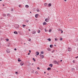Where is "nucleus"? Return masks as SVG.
<instances>
[{
    "label": "nucleus",
    "mask_w": 78,
    "mask_h": 78,
    "mask_svg": "<svg viewBox=\"0 0 78 78\" xmlns=\"http://www.w3.org/2000/svg\"><path fill=\"white\" fill-rule=\"evenodd\" d=\"M75 60H73V63H75Z\"/></svg>",
    "instance_id": "nucleus-37"
},
{
    "label": "nucleus",
    "mask_w": 78,
    "mask_h": 78,
    "mask_svg": "<svg viewBox=\"0 0 78 78\" xmlns=\"http://www.w3.org/2000/svg\"><path fill=\"white\" fill-rule=\"evenodd\" d=\"M77 49L78 50V48H77Z\"/></svg>",
    "instance_id": "nucleus-64"
},
{
    "label": "nucleus",
    "mask_w": 78,
    "mask_h": 78,
    "mask_svg": "<svg viewBox=\"0 0 78 78\" xmlns=\"http://www.w3.org/2000/svg\"><path fill=\"white\" fill-rule=\"evenodd\" d=\"M54 62L55 64H57L59 65V64H58V62H57L56 60L54 61Z\"/></svg>",
    "instance_id": "nucleus-2"
},
{
    "label": "nucleus",
    "mask_w": 78,
    "mask_h": 78,
    "mask_svg": "<svg viewBox=\"0 0 78 78\" xmlns=\"http://www.w3.org/2000/svg\"><path fill=\"white\" fill-rule=\"evenodd\" d=\"M7 16H8L9 17L10 16V15H9V14H7Z\"/></svg>",
    "instance_id": "nucleus-27"
},
{
    "label": "nucleus",
    "mask_w": 78,
    "mask_h": 78,
    "mask_svg": "<svg viewBox=\"0 0 78 78\" xmlns=\"http://www.w3.org/2000/svg\"><path fill=\"white\" fill-rule=\"evenodd\" d=\"M37 12H39V9H37Z\"/></svg>",
    "instance_id": "nucleus-25"
},
{
    "label": "nucleus",
    "mask_w": 78,
    "mask_h": 78,
    "mask_svg": "<svg viewBox=\"0 0 78 78\" xmlns=\"http://www.w3.org/2000/svg\"><path fill=\"white\" fill-rule=\"evenodd\" d=\"M48 6L50 7L51 6V3H49L48 4Z\"/></svg>",
    "instance_id": "nucleus-13"
},
{
    "label": "nucleus",
    "mask_w": 78,
    "mask_h": 78,
    "mask_svg": "<svg viewBox=\"0 0 78 78\" xmlns=\"http://www.w3.org/2000/svg\"><path fill=\"white\" fill-rule=\"evenodd\" d=\"M44 6H47V3H45L44 4Z\"/></svg>",
    "instance_id": "nucleus-20"
},
{
    "label": "nucleus",
    "mask_w": 78,
    "mask_h": 78,
    "mask_svg": "<svg viewBox=\"0 0 78 78\" xmlns=\"http://www.w3.org/2000/svg\"><path fill=\"white\" fill-rule=\"evenodd\" d=\"M51 68H48L47 69V70H51Z\"/></svg>",
    "instance_id": "nucleus-14"
},
{
    "label": "nucleus",
    "mask_w": 78,
    "mask_h": 78,
    "mask_svg": "<svg viewBox=\"0 0 78 78\" xmlns=\"http://www.w3.org/2000/svg\"><path fill=\"white\" fill-rule=\"evenodd\" d=\"M68 51H70L71 50H72V49L70 48H68Z\"/></svg>",
    "instance_id": "nucleus-5"
},
{
    "label": "nucleus",
    "mask_w": 78,
    "mask_h": 78,
    "mask_svg": "<svg viewBox=\"0 0 78 78\" xmlns=\"http://www.w3.org/2000/svg\"><path fill=\"white\" fill-rule=\"evenodd\" d=\"M50 48H52V47H53V45H52V44H51L50 45Z\"/></svg>",
    "instance_id": "nucleus-18"
},
{
    "label": "nucleus",
    "mask_w": 78,
    "mask_h": 78,
    "mask_svg": "<svg viewBox=\"0 0 78 78\" xmlns=\"http://www.w3.org/2000/svg\"><path fill=\"white\" fill-rule=\"evenodd\" d=\"M44 30L46 32H47V30H46V29H45Z\"/></svg>",
    "instance_id": "nucleus-41"
},
{
    "label": "nucleus",
    "mask_w": 78,
    "mask_h": 78,
    "mask_svg": "<svg viewBox=\"0 0 78 78\" xmlns=\"http://www.w3.org/2000/svg\"><path fill=\"white\" fill-rule=\"evenodd\" d=\"M37 69H38V70H40V68H39V67H37Z\"/></svg>",
    "instance_id": "nucleus-34"
},
{
    "label": "nucleus",
    "mask_w": 78,
    "mask_h": 78,
    "mask_svg": "<svg viewBox=\"0 0 78 78\" xmlns=\"http://www.w3.org/2000/svg\"><path fill=\"white\" fill-rule=\"evenodd\" d=\"M30 13H31V12H30Z\"/></svg>",
    "instance_id": "nucleus-56"
},
{
    "label": "nucleus",
    "mask_w": 78,
    "mask_h": 78,
    "mask_svg": "<svg viewBox=\"0 0 78 78\" xmlns=\"http://www.w3.org/2000/svg\"><path fill=\"white\" fill-rule=\"evenodd\" d=\"M41 54H44V52L43 51L41 52Z\"/></svg>",
    "instance_id": "nucleus-30"
},
{
    "label": "nucleus",
    "mask_w": 78,
    "mask_h": 78,
    "mask_svg": "<svg viewBox=\"0 0 78 78\" xmlns=\"http://www.w3.org/2000/svg\"><path fill=\"white\" fill-rule=\"evenodd\" d=\"M47 40H48V41H51V39L50 38L47 39Z\"/></svg>",
    "instance_id": "nucleus-19"
},
{
    "label": "nucleus",
    "mask_w": 78,
    "mask_h": 78,
    "mask_svg": "<svg viewBox=\"0 0 78 78\" xmlns=\"http://www.w3.org/2000/svg\"><path fill=\"white\" fill-rule=\"evenodd\" d=\"M23 28H24V27H26V25L23 24Z\"/></svg>",
    "instance_id": "nucleus-21"
},
{
    "label": "nucleus",
    "mask_w": 78,
    "mask_h": 78,
    "mask_svg": "<svg viewBox=\"0 0 78 78\" xmlns=\"http://www.w3.org/2000/svg\"><path fill=\"white\" fill-rule=\"evenodd\" d=\"M58 62V64H59V62Z\"/></svg>",
    "instance_id": "nucleus-53"
},
{
    "label": "nucleus",
    "mask_w": 78,
    "mask_h": 78,
    "mask_svg": "<svg viewBox=\"0 0 78 78\" xmlns=\"http://www.w3.org/2000/svg\"><path fill=\"white\" fill-rule=\"evenodd\" d=\"M72 70L73 71V70H75V68H72Z\"/></svg>",
    "instance_id": "nucleus-23"
},
{
    "label": "nucleus",
    "mask_w": 78,
    "mask_h": 78,
    "mask_svg": "<svg viewBox=\"0 0 78 78\" xmlns=\"http://www.w3.org/2000/svg\"><path fill=\"white\" fill-rule=\"evenodd\" d=\"M46 73L45 72H44V73Z\"/></svg>",
    "instance_id": "nucleus-55"
},
{
    "label": "nucleus",
    "mask_w": 78,
    "mask_h": 78,
    "mask_svg": "<svg viewBox=\"0 0 78 78\" xmlns=\"http://www.w3.org/2000/svg\"><path fill=\"white\" fill-rule=\"evenodd\" d=\"M20 64L21 66H23L24 63L22 61L20 62Z\"/></svg>",
    "instance_id": "nucleus-3"
},
{
    "label": "nucleus",
    "mask_w": 78,
    "mask_h": 78,
    "mask_svg": "<svg viewBox=\"0 0 78 78\" xmlns=\"http://www.w3.org/2000/svg\"><path fill=\"white\" fill-rule=\"evenodd\" d=\"M6 41H7V42H8V41H9V39H6Z\"/></svg>",
    "instance_id": "nucleus-28"
},
{
    "label": "nucleus",
    "mask_w": 78,
    "mask_h": 78,
    "mask_svg": "<svg viewBox=\"0 0 78 78\" xmlns=\"http://www.w3.org/2000/svg\"><path fill=\"white\" fill-rule=\"evenodd\" d=\"M54 52H55V50H53L51 51V53H54Z\"/></svg>",
    "instance_id": "nucleus-31"
},
{
    "label": "nucleus",
    "mask_w": 78,
    "mask_h": 78,
    "mask_svg": "<svg viewBox=\"0 0 78 78\" xmlns=\"http://www.w3.org/2000/svg\"><path fill=\"white\" fill-rule=\"evenodd\" d=\"M54 46H55H55H56V44H55Z\"/></svg>",
    "instance_id": "nucleus-52"
},
{
    "label": "nucleus",
    "mask_w": 78,
    "mask_h": 78,
    "mask_svg": "<svg viewBox=\"0 0 78 78\" xmlns=\"http://www.w3.org/2000/svg\"><path fill=\"white\" fill-rule=\"evenodd\" d=\"M40 56L41 57L42 59H43V58H44V55L40 54Z\"/></svg>",
    "instance_id": "nucleus-4"
},
{
    "label": "nucleus",
    "mask_w": 78,
    "mask_h": 78,
    "mask_svg": "<svg viewBox=\"0 0 78 78\" xmlns=\"http://www.w3.org/2000/svg\"><path fill=\"white\" fill-rule=\"evenodd\" d=\"M48 31H49V32H51V30H48Z\"/></svg>",
    "instance_id": "nucleus-26"
},
{
    "label": "nucleus",
    "mask_w": 78,
    "mask_h": 78,
    "mask_svg": "<svg viewBox=\"0 0 78 78\" xmlns=\"http://www.w3.org/2000/svg\"><path fill=\"white\" fill-rule=\"evenodd\" d=\"M29 22V20H26V22L27 23H28Z\"/></svg>",
    "instance_id": "nucleus-32"
},
{
    "label": "nucleus",
    "mask_w": 78,
    "mask_h": 78,
    "mask_svg": "<svg viewBox=\"0 0 78 78\" xmlns=\"http://www.w3.org/2000/svg\"><path fill=\"white\" fill-rule=\"evenodd\" d=\"M10 45H9V44H8V45H7V46L8 47H10Z\"/></svg>",
    "instance_id": "nucleus-42"
},
{
    "label": "nucleus",
    "mask_w": 78,
    "mask_h": 78,
    "mask_svg": "<svg viewBox=\"0 0 78 78\" xmlns=\"http://www.w3.org/2000/svg\"><path fill=\"white\" fill-rule=\"evenodd\" d=\"M28 30H29V31H30V29H29Z\"/></svg>",
    "instance_id": "nucleus-48"
},
{
    "label": "nucleus",
    "mask_w": 78,
    "mask_h": 78,
    "mask_svg": "<svg viewBox=\"0 0 78 78\" xmlns=\"http://www.w3.org/2000/svg\"><path fill=\"white\" fill-rule=\"evenodd\" d=\"M25 7L26 8H28V7H29V6H28V5H25Z\"/></svg>",
    "instance_id": "nucleus-15"
},
{
    "label": "nucleus",
    "mask_w": 78,
    "mask_h": 78,
    "mask_svg": "<svg viewBox=\"0 0 78 78\" xmlns=\"http://www.w3.org/2000/svg\"><path fill=\"white\" fill-rule=\"evenodd\" d=\"M32 33L33 34H35V33H36V31L35 30L33 31L32 32Z\"/></svg>",
    "instance_id": "nucleus-8"
},
{
    "label": "nucleus",
    "mask_w": 78,
    "mask_h": 78,
    "mask_svg": "<svg viewBox=\"0 0 78 78\" xmlns=\"http://www.w3.org/2000/svg\"><path fill=\"white\" fill-rule=\"evenodd\" d=\"M3 16H6V15H5V14H3Z\"/></svg>",
    "instance_id": "nucleus-33"
},
{
    "label": "nucleus",
    "mask_w": 78,
    "mask_h": 78,
    "mask_svg": "<svg viewBox=\"0 0 78 78\" xmlns=\"http://www.w3.org/2000/svg\"><path fill=\"white\" fill-rule=\"evenodd\" d=\"M36 55H39V52L38 51H37L36 52Z\"/></svg>",
    "instance_id": "nucleus-7"
},
{
    "label": "nucleus",
    "mask_w": 78,
    "mask_h": 78,
    "mask_svg": "<svg viewBox=\"0 0 78 78\" xmlns=\"http://www.w3.org/2000/svg\"><path fill=\"white\" fill-rule=\"evenodd\" d=\"M34 64H33V63L32 64V65H33Z\"/></svg>",
    "instance_id": "nucleus-54"
},
{
    "label": "nucleus",
    "mask_w": 78,
    "mask_h": 78,
    "mask_svg": "<svg viewBox=\"0 0 78 78\" xmlns=\"http://www.w3.org/2000/svg\"><path fill=\"white\" fill-rule=\"evenodd\" d=\"M57 39L56 38L55 39V41H58V39Z\"/></svg>",
    "instance_id": "nucleus-39"
},
{
    "label": "nucleus",
    "mask_w": 78,
    "mask_h": 78,
    "mask_svg": "<svg viewBox=\"0 0 78 78\" xmlns=\"http://www.w3.org/2000/svg\"><path fill=\"white\" fill-rule=\"evenodd\" d=\"M14 50H15V51H16V50H17V49H16V48H15V49H14Z\"/></svg>",
    "instance_id": "nucleus-43"
},
{
    "label": "nucleus",
    "mask_w": 78,
    "mask_h": 78,
    "mask_svg": "<svg viewBox=\"0 0 78 78\" xmlns=\"http://www.w3.org/2000/svg\"><path fill=\"white\" fill-rule=\"evenodd\" d=\"M24 44H25V43H24Z\"/></svg>",
    "instance_id": "nucleus-63"
},
{
    "label": "nucleus",
    "mask_w": 78,
    "mask_h": 78,
    "mask_svg": "<svg viewBox=\"0 0 78 78\" xmlns=\"http://www.w3.org/2000/svg\"><path fill=\"white\" fill-rule=\"evenodd\" d=\"M29 52H30V53H31V51L30 50H29Z\"/></svg>",
    "instance_id": "nucleus-44"
},
{
    "label": "nucleus",
    "mask_w": 78,
    "mask_h": 78,
    "mask_svg": "<svg viewBox=\"0 0 78 78\" xmlns=\"http://www.w3.org/2000/svg\"><path fill=\"white\" fill-rule=\"evenodd\" d=\"M50 20V18H46L45 19V22H48V20Z\"/></svg>",
    "instance_id": "nucleus-1"
},
{
    "label": "nucleus",
    "mask_w": 78,
    "mask_h": 78,
    "mask_svg": "<svg viewBox=\"0 0 78 78\" xmlns=\"http://www.w3.org/2000/svg\"><path fill=\"white\" fill-rule=\"evenodd\" d=\"M14 34H17L18 33L17 32L15 31L14 32Z\"/></svg>",
    "instance_id": "nucleus-10"
},
{
    "label": "nucleus",
    "mask_w": 78,
    "mask_h": 78,
    "mask_svg": "<svg viewBox=\"0 0 78 78\" xmlns=\"http://www.w3.org/2000/svg\"><path fill=\"white\" fill-rule=\"evenodd\" d=\"M20 58H19L18 60V62H20L21 61V60H19Z\"/></svg>",
    "instance_id": "nucleus-17"
},
{
    "label": "nucleus",
    "mask_w": 78,
    "mask_h": 78,
    "mask_svg": "<svg viewBox=\"0 0 78 78\" xmlns=\"http://www.w3.org/2000/svg\"><path fill=\"white\" fill-rule=\"evenodd\" d=\"M31 39H30L28 40V41H31Z\"/></svg>",
    "instance_id": "nucleus-36"
},
{
    "label": "nucleus",
    "mask_w": 78,
    "mask_h": 78,
    "mask_svg": "<svg viewBox=\"0 0 78 78\" xmlns=\"http://www.w3.org/2000/svg\"><path fill=\"white\" fill-rule=\"evenodd\" d=\"M33 59L34 61V62H35V61H36V60H35V59H34V58H33Z\"/></svg>",
    "instance_id": "nucleus-22"
},
{
    "label": "nucleus",
    "mask_w": 78,
    "mask_h": 78,
    "mask_svg": "<svg viewBox=\"0 0 78 78\" xmlns=\"http://www.w3.org/2000/svg\"><path fill=\"white\" fill-rule=\"evenodd\" d=\"M60 61L61 62L62 61V60H61Z\"/></svg>",
    "instance_id": "nucleus-49"
},
{
    "label": "nucleus",
    "mask_w": 78,
    "mask_h": 78,
    "mask_svg": "<svg viewBox=\"0 0 78 78\" xmlns=\"http://www.w3.org/2000/svg\"><path fill=\"white\" fill-rule=\"evenodd\" d=\"M2 0H0V1H2Z\"/></svg>",
    "instance_id": "nucleus-58"
},
{
    "label": "nucleus",
    "mask_w": 78,
    "mask_h": 78,
    "mask_svg": "<svg viewBox=\"0 0 78 78\" xmlns=\"http://www.w3.org/2000/svg\"><path fill=\"white\" fill-rule=\"evenodd\" d=\"M3 6H5V5H4V4H3Z\"/></svg>",
    "instance_id": "nucleus-46"
},
{
    "label": "nucleus",
    "mask_w": 78,
    "mask_h": 78,
    "mask_svg": "<svg viewBox=\"0 0 78 78\" xmlns=\"http://www.w3.org/2000/svg\"><path fill=\"white\" fill-rule=\"evenodd\" d=\"M76 58H77V57H76Z\"/></svg>",
    "instance_id": "nucleus-57"
},
{
    "label": "nucleus",
    "mask_w": 78,
    "mask_h": 78,
    "mask_svg": "<svg viewBox=\"0 0 78 78\" xmlns=\"http://www.w3.org/2000/svg\"><path fill=\"white\" fill-rule=\"evenodd\" d=\"M21 44H22V42L21 43Z\"/></svg>",
    "instance_id": "nucleus-59"
},
{
    "label": "nucleus",
    "mask_w": 78,
    "mask_h": 78,
    "mask_svg": "<svg viewBox=\"0 0 78 78\" xmlns=\"http://www.w3.org/2000/svg\"><path fill=\"white\" fill-rule=\"evenodd\" d=\"M47 50L48 51H51V48H47Z\"/></svg>",
    "instance_id": "nucleus-12"
},
{
    "label": "nucleus",
    "mask_w": 78,
    "mask_h": 78,
    "mask_svg": "<svg viewBox=\"0 0 78 78\" xmlns=\"http://www.w3.org/2000/svg\"><path fill=\"white\" fill-rule=\"evenodd\" d=\"M67 1V0H64L65 2H66Z\"/></svg>",
    "instance_id": "nucleus-45"
},
{
    "label": "nucleus",
    "mask_w": 78,
    "mask_h": 78,
    "mask_svg": "<svg viewBox=\"0 0 78 78\" xmlns=\"http://www.w3.org/2000/svg\"><path fill=\"white\" fill-rule=\"evenodd\" d=\"M43 25H47V23H46V22H44L43 23Z\"/></svg>",
    "instance_id": "nucleus-11"
},
{
    "label": "nucleus",
    "mask_w": 78,
    "mask_h": 78,
    "mask_svg": "<svg viewBox=\"0 0 78 78\" xmlns=\"http://www.w3.org/2000/svg\"><path fill=\"white\" fill-rule=\"evenodd\" d=\"M38 16H39V14H36L35 15V17H36V18H37Z\"/></svg>",
    "instance_id": "nucleus-6"
},
{
    "label": "nucleus",
    "mask_w": 78,
    "mask_h": 78,
    "mask_svg": "<svg viewBox=\"0 0 78 78\" xmlns=\"http://www.w3.org/2000/svg\"><path fill=\"white\" fill-rule=\"evenodd\" d=\"M47 75H49V74L48 73L47 74Z\"/></svg>",
    "instance_id": "nucleus-50"
},
{
    "label": "nucleus",
    "mask_w": 78,
    "mask_h": 78,
    "mask_svg": "<svg viewBox=\"0 0 78 78\" xmlns=\"http://www.w3.org/2000/svg\"><path fill=\"white\" fill-rule=\"evenodd\" d=\"M19 7L20 8L22 7V5H19Z\"/></svg>",
    "instance_id": "nucleus-29"
},
{
    "label": "nucleus",
    "mask_w": 78,
    "mask_h": 78,
    "mask_svg": "<svg viewBox=\"0 0 78 78\" xmlns=\"http://www.w3.org/2000/svg\"><path fill=\"white\" fill-rule=\"evenodd\" d=\"M13 11V9H11V11Z\"/></svg>",
    "instance_id": "nucleus-40"
},
{
    "label": "nucleus",
    "mask_w": 78,
    "mask_h": 78,
    "mask_svg": "<svg viewBox=\"0 0 78 78\" xmlns=\"http://www.w3.org/2000/svg\"><path fill=\"white\" fill-rule=\"evenodd\" d=\"M61 31H62V32H61V33H63V31L62 30H61Z\"/></svg>",
    "instance_id": "nucleus-38"
},
{
    "label": "nucleus",
    "mask_w": 78,
    "mask_h": 78,
    "mask_svg": "<svg viewBox=\"0 0 78 78\" xmlns=\"http://www.w3.org/2000/svg\"><path fill=\"white\" fill-rule=\"evenodd\" d=\"M28 55H30V53H29L28 54Z\"/></svg>",
    "instance_id": "nucleus-47"
},
{
    "label": "nucleus",
    "mask_w": 78,
    "mask_h": 78,
    "mask_svg": "<svg viewBox=\"0 0 78 78\" xmlns=\"http://www.w3.org/2000/svg\"><path fill=\"white\" fill-rule=\"evenodd\" d=\"M40 32H41V31L40 30H38V33H40Z\"/></svg>",
    "instance_id": "nucleus-24"
},
{
    "label": "nucleus",
    "mask_w": 78,
    "mask_h": 78,
    "mask_svg": "<svg viewBox=\"0 0 78 78\" xmlns=\"http://www.w3.org/2000/svg\"><path fill=\"white\" fill-rule=\"evenodd\" d=\"M36 72H35V73H36Z\"/></svg>",
    "instance_id": "nucleus-60"
},
{
    "label": "nucleus",
    "mask_w": 78,
    "mask_h": 78,
    "mask_svg": "<svg viewBox=\"0 0 78 78\" xmlns=\"http://www.w3.org/2000/svg\"><path fill=\"white\" fill-rule=\"evenodd\" d=\"M6 51L7 52V53H9L10 52V51H9V50H7Z\"/></svg>",
    "instance_id": "nucleus-16"
},
{
    "label": "nucleus",
    "mask_w": 78,
    "mask_h": 78,
    "mask_svg": "<svg viewBox=\"0 0 78 78\" xmlns=\"http://www.w3.org/2000/svg\"><path fill=\"white\" fill-rule=\"evenodd\" d=\"M3 19V18H1V19Z\"/></svg>",
    "instance_id": "nucleus-61"
},
{
    "label": "nucleus",
    "mask_w": 78,
    "mask_h": 78,
    "mask_svg": "<svg viewBox=\"0 0 78 78\" xmlns=\"http://www.w3.org/2000/svg\"><path fill=\"white\" fill-rule=\"evenodd\" d=\"M49 66L51 67H53V64H50Z\"/></svg>",
    "instance_id": "nucleus-9"
},
{
    "label": "nucleus",
    "mask_w": 78,
    "mask_h": 78,
    "mask_svg": "<svg viewBox=\"0 0 78 78\" xmlns=\"http://www.w3.org/2000/svg\"><path fill=\"white\" fill-rule=\"evenodd\" d=\"M60 41H62V38H60Z\"/></svg>",
    "instance_id": "nucleus-35"
},
{
    "label": "nucleus",
    "mask_w": 78,
    "mask_h": 78,
    "mask_svg": "<svg viewBox=\"0 0 78 78\" xmlns=\"http://www.w3.org/2000/svg\"><path fill=\"white\" fill-rule=\"evenodd\" d=\"M16 73H17V72H16Z\"/></svg>",
    "instance_id": "nucleus-51"
},
{
    "label": "nucleus",
    "mask_w": 78,
    "mask_h": 78,
    "mask_svg": "<svg viewBox=\"0 0 78 78\" xmlns=\"http://www.w3.org/2000/svg\"><path fill=\"white\" fill-rule=\"evenodd\" d=\"M77 58H78V56L77 57Z\"/></svg>",
    "instance_id": "nucleus-62"
}]
</instances>
